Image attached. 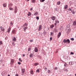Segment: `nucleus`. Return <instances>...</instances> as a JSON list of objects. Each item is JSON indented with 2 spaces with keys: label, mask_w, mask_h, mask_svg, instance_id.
<instances>
[{
  "label": "nucleus",
  "mask_w": 76,
  "mask_h": 76,
  "mask_svg": "<svg viewBox=\"0 0 76 76\" xmlns=\"http://www.w3.org/2000/svg\"><path fill=\"white\" fill-rule=\"evenodd\" d=\"M71 12L72 14H73V15H75V11H74V10H71Z\"/></svg>",
  "instance_id": "10"
},
{
  "label": "nucleus",
  "mask_w": 76,
  "mask_h": 76,
  "mask_svg": "<svg viewBox=\"0 0 76 76\" xmlns=\"http://www.w3.org/2000/svg\"><path fill=\"white\" fill-rule=\"evenodd\" d=\"M63 70H64V71H65V72H68V69H67H67L64 68Z\"/></svg>",
  "instance_id": "19"
},
{
  "label": "nucleus",
  "mask_w": 76,
  "mask_h": 76,
  "mask_svg": "<svg viewBox=\"0 0 76 76\" xmlns=\"http://www.w3.org/2000/svg\"><path fill=\"white\" fill-rule=\"evenodd\" d=\"M16 30H13L12 31V34H16Z\"/></svg>",
  "instance_id": "6"
},
{
  "label": "nucleus",
  "mask_w": 76,
  "mask_h": 76,
  "mask_svg": "<svg viewBox=\"0 0 76 76\" xmlns=\"http://www.w3.org/2000/svg\"><path fill=\"white\" fill-rule=\"evenodd\" d=\"M34 64L36 66H37L39 64H38V63H35Z\"/></svg>",
  "instance_id": "31"
},
{
  "label": "nucleus",
  "mask_w": 76,
  "mask_h": 76,
  "mask_svg": "<svg viewBox=\"0 0 76 76\" xmlns=\"http://www.w3.org/2000/svg\"><path fill=\"white\" fill-rule=\"evenodd\" d=\"M28 50V51H30V50H31V48H29Z\"/></svg>",
  "instance_id": "53"
},
{
  "label": "nucleus",
  "mask_w": 76,
  "mask_h": 76,
  "mask_svg": "<svg viewBox=\"0 0 76 76\" xmlns=\"http://www.w3.org/2000/svg\"><path fill=\"white\" fill-rule=\"evenodd\" d=\"M15 62V60L13 59H11V63L10 64H11V66H12L13 64V63Z\"/></svg>",
  "instance_id": "3"
},
{
  "label": "nucleus",
  "mask_w": 76,
  "mask_h": 76,
  "mask_svg": "<svg viewBox=\"0 0 76 76\" xmlns=\"http://www.w3.org/2000/svg\"><path fill=\"white\" fill-rule=\"evenodd\" d=\"M22 59H21V58H19V60L21 62H22V60H21Z\"/></svg>",
  "instance_id": "39"
},
{
  "label": "nucleus",
  "mask_w": 76,
  "mask_h": 76,
  "mask_svg": "<svg viewBox=\"0 0 76 76\" xmlns=\"http://www.w3.org/2000/svg\"><path fill=\"white\" fill-rule=\"evenodd\" d=\"M36 19H37V20H39V17H36Z\"/></svg>",
  "instance_id": "46"
},
{
  "label": "nucleus",
  "mask_w": 76,
  "mask_h": 76,
  "mask_svg": "<svg viewBox=\"0 0 76 76\" xmlns=\"http://www.w3.org/2000/svg\"><path fill=\"white\" fill-rule=\"evenodd\" d=\"M66 42H67L68 44H69L70 42V40L69 39H66Z\"/></svg>",
  "instance_id": "16"
},
{
  "label": "nucleus",
  "mask_w": 76,
  "mask_h": 76,
  "mask_svg": "<svg viewBox=\"0 0 76 76\" xmlns=\"http://www.w3.org/2000/svg\"><path fill=\"white\" fill-rule=\"evenodd\" d=\"M47 67L45 68V70H47Z\"/></svg>",
  "instance_id": "59"
},
{
  "label": "nucleus",
  "mask_w": 76,
  "mask_h": 76,
  "mask_svg": "<svg viewBox=\"0 0 76 76\" xmlns=\"http://www.w3.org/2000/svg\"><path fill=\"white\" fill-rule=\"evenodd\" d=\"M49 29H50V28L49 27V28H48V30H49Z\"/></svg>",
  "instance_id": "62"
},
{
  "label": "nucleus",
  "mask_w": 76,
  "mask_h": 76,
  "mask_svg": "<svg viewBox=\"0 0 76 76\" xmlns=\"http://www.w3.org/2000/svg\"><path fill=\"white\" fill-rule=\"evenodd\" d=\"M12 41H16V38L15 37H13L12 39Z\"/></svg>",
  "instance_id": "20"
},
{
  "label": "nucleus",
  "mask_w": 76,
  "mask_h": 76,
  "mask_svg": "<svg viewBox=\"0 0 76 76\" xmlns=\"http://www.w3.org/2000/svg\"><path fill=\"white\" fill-rule=\"evenodd\" d=\"M2 66H4V64H3L2 65Z\"/></svg>",
  "instance_id": "61"
},
{
  "label": "nucleus",
  "mask_w": 76,
  "mask_h": 76,
  "mask_svg": "<svg viewBox=\"0 0 76 76\" xmlns=\"http://www.w3.org/2000/svg\"><path fill=\"white\" fill-rule=\"evenodd\" d=\"M26 1H29L30 0H26Z\"/></svg>",
  "instance_id": "58"
},
{
  "label": "nucleus",
  "mask_w": 76,
  "mask_h": 76,
  "mask_svg": "<svg viewBox=\"0 0 76 76\" xmlns=\"http://www.w3.org/2000/svg\"><path fill=\"white\" fill-rule=\"evenodd\" d=\"M15 76H19V75H18V74H16Z\"/></svg>",
  "instance_id": "50"
},
{
  "label": "nucleus",
  "mask_w": 76,
  "mask_h": 76,
  "mask_svg": "<svg viewBox=\"0 0 76 76\" xmlns=\"http://www.w3.org/2000/svg\"><path fill=\"white\" fill-rule=\"evenodd\" d=\"M3 6H4V7H6V4L5 3V4H3Z\"/></svg>",
  "instance_id": "26"
},
{
  "label": "nucleus",
  "mask_w": 76,
  "mask_h": 76,
  "mask_svg": "<svg viewBox=\"0 0 76 76\" xmlns=\"http://www.w3.org/2000/svg\"><path fill=\"white\" fill-rule=\"evenodd\" d=\"M54 27V24H52L50 26V28H53Z\"/></svg>",
  "instance_id": "14"
},
{
  "label": "nucleus",
  "mask_w": 76,
  "mask_h": 76,
  "mask_svg": "<svg viewBox=\"0 0 76 76\" xmlns=\"http://www.w3.org/2000/svg\"><path fill=\"white\" fill-rule=\"evenodd\" d=\"M51 19L53 20H56V17L54 16H52L51 17Z\"/></svg>",
  "instance_id": "5"
},
{
  "label": "nucleus",
  "mask_w": 76,
  "mask_h": 76,
  "mask_svg": "<svg viewBox=\"0 0 76 76\" xmlns=\"http://www.w3.org/2000/svg\"><path fill=\"white\" fill-rule=\"evenodd\" d=\"M61 32H59L58 33V38H59L60 37V36H61Z\"/></svg>",
  "instance_id": "9"
},
{
  "label": "nucleus",
  "mask_w": 76,
  "mask_h": 76,
  "mask_svg": "<svg viewBox=\"0 0 76 76\" xmlns=\"http://www.w3.org/2000/svg\"><path fill=\"white\" fill-rule=\"evenodd\" d=\"M67 7H68V5H66L64 6V9H67Z\"/></svg>",
  "instance_id": "17"
},
{
  "label": "nucleus",
  "mask_w": 76,
  "mask_h": 76,
  "mask_svg": "<svg viewBox=\"0 0 76 76\" xmlns=\"http://www.w3.org/2000/svg\"><path fill=\"white\" fill-rule=\"evenodd\" d=\"M30 73L31 74V75H33L34 74V72H33V71L31 70L30 71Z\"/></svg>",
  "instance_id": "22"
},
{
  "label": "nucleus",
  "mask_w": 76,
  "mask_h": 76,
  "mask_svg": "<svg viewBox=\"0 0 76 76\" xmlns=\"http://www.w3.org/2000/svg\"><path fill=\"white\" fill-rule=\"evenodd\" d=\"M5 39H8V37H6Z\"/></svg>",
  "instance_id": "49"
},
{
  "label": "nucleus",
  "mask_w": 76,
  "mask_h": 76,
  "mask_svg": "<svg viewBox=\"0 0 76 76\" xmlns=\"http://www.w3.org/2000/svg\"><path fill=\"white\" fill-rule=\"evenodd\" d=\"M36 72L39 73V69H37L36 70Z\"/></svg>",
  "instance_id": "42"
},
{
  "label": "nucleus",
  "mask_w": 76,
  "mask_h": 76,
  "mask_svg": "<svg viewBox=\"0 0 76 76\" xmlns=\"http://www.w3.org/2000/svg\"><path fill=\"white\" fill-rule=\"evenodd\" d=\"M18 12V8H17V7L15 6L14 9V13L16 14Z\"/></svg>",
  "instance_id": "1"
},
{
  "label": "nucleus",
  "mask_w": 76,
  "mask_h": 76,
  "mask_svg": "<svg viewBox=\"0 0 76 76\" xmlns=\"http://www.w3.org/2000/svg\"><path fill=\"white\" fill-rule=\"evenodd\" d=\"M69 65H72L73 64V63H72V62H70L69 63Z\"/></svg>",
  "instance_id": "27"
},
{
  "label": "nucleus",
  "mask_w": 76,
  "mask_h": 76,
  "mask_svg": "<svg viewBox=\"0 0 76 76\" xmlns=\"http://www.w3.org/2000/svg\"><path fill=\"white\" fill-rule=\"evenodd\" d=\"M55 22L56 23H59V21L57 20H56Z\"/></svg>",
  "instance_id": "36"
},
{
  "label": "nucleus",
  "mask_w": 76,
  "mask_h": 76,
  "mask_svg": "<svg viewBox=\"0 0 76 76\" xmlns=\"http://www.w3.org/2000/svg\"><path fill=\"white\" fill-rule=\"evenodd\" d=\"M75 75L76 76V74H75Z\"/></svg>",
  "instance_id": "64"
},
{
  "label": "nucleus",
  "mask_w": 76,
  "mask_h": 76,
  "mask_svg": "<svg viewBox=\"0 0 76 76\" xmlns=\"http://www.w3.org/2000/svg\"><path fill=\"white\" fill-rule=\"evenodd\" d=\"M34 51L35 52L37 53V52L38 51V49L37 48H35V49H34Z\"/></svg>",
  "instance_id": "15"
},
{
  "label": "nucleus",
  "mask_w": 76,
  "mask_h": 76,
  "mask_svg": "<svg viewBox=\"0 0 76 76\" xmlns=\"http://www.w3.org/2000/svg\"><path fill=\"white\" fill-rule=\"evenodd\" d=\"M10 30H11V28L10 27L7 30V32L8 33H9L10 32Z\"/></svg>",
  "instance_id": "13"
},
{
  "label": "nucleus",
  "mask_w": 76,
  "mask_h": 76,
  "mask_svg": "<svg viewBox=\"0 0 76 76\" xmlns=\"http://www.w3.org/2000/svg\"><path fill=\"white\" fill-rule=\"evenodd\" d=\"M61 3V2L60 1L57 2V5H60V4Z\"/></svg>",
  "instance_id": "21"
},
{
  "label": "nucleus",
  "mask_w": 76,
  "mask_h": 76,
  "mask_svg": "<svg viewBox=\"0 0 76 76\" xmlns=\"http://www.w3.org/2000/svg\"><path fill=\"white\" fill-rule=\"evenodd\" d=\"M71 40L72 41H74V38H71Z\"/></svg>",
  "instance_id": "45"
},
{
  "label": "nucleus",
  "mask_w": 76,
  "mask_h": 76,
  "mask_svg": "<svg viewBox=\"0 0 76 76\" xmlns=\"http://www.w3.org/2000/svg\"><path fill=\"white\" fill-rule=\"evenodd\" d=\"M72 8H69L68 9V11H71V12L72 11Z\"/></svg>",
  "instance_id": "29"
},
{
  "label": "nucleus",
  "mask_w": 76,
  "mask_h": 76,
  "mask_svg": "<svg viewBox=\"0 0 76 76\" xmlns=\"http://www.w3.org/2000/svg\"><path fill=\"white\" fill-rule=\"evenodd\" d=\"M2 44H3V42H2V41H0V45H1Z\"/></svg>",
  "instance_id": "38"
},
{
  "label": "nucleus",
  "mask_w": 76,
  "mask_h": 76,
  "mask_svg": "<svg viewBox=\"0 0 76 76\" xmlns=\"http://www.w3.org/2000/svg\"><path fill=\"white\" fill-rule=\"evenodd\" d=\"M45 1V0H42L40 1L41 2H44Z\"/></svg>",
  "instance_id": "47"
},
{
  "label": "nucleus",
  "mask_w": 76,
  "mask_h": 76,
  "mask_svg": "<svg viewBox=\"0 0 76 76\" xmlns=\"http://www.w3.org/2000/svg\"><path fill=\"white\" fill-rule=\"evenodd\" d=\"M23 57H25V54H23Z\"/></svg>",
  "instance_id": "56"
},
{
  "label": "nucleus",
  "mask_w": 76,
  "mask_h": 76,
  "mask_svg": "<svg viewBox=\"0 0 76 76\" xmlns=\"http://www.w3.org/2000/svg\"><path fill=\"white\" fill-rule=\"evenodd\" d=\"M9 9L10 10H13L14 9L12 8H10Z\"/></svg>",
  "instance_id": "35"
},
{
  "label": "nucleus",
  "mask_w": 76,
  "mask_h": 76,
  "mask_svg": "<svg viewBox=\"0 0 76 76\" xmlns=\"http://www.w3.org/2000/svg\"><path fill=\"white\" fill-rule=\"evenodd\" d=\"M28 26V24L27 23H25L23 25V27H25V26Z\"/></svg>",
  "instance_id": "24"
},
{
  "label": "nucleus",
  "mask_w": 76,
  "mask_h": 76,
  "mask_svg": "<svg viewBox=\"0 0 76 76\" xmlns=\"http://www.w3.org/2000/svg\"><path fill=\"white\" fill-rule=\"evenodd\" d=\"M28 29V27H27V26L24 27L23 29L24 32H26V29Z\"/></svg>",
  "instance_id": "7"
},
{
  "label": "nucleus",
  "mask_w": 76,
  "mask_h": 76,
  "mask_svg": "<svg viewBox=\"0 0 76 76\" xmlns=\"http://www.w3.org/2000/svg\"><path fill=\"white\" fill-rule=\"evenodd\" d=\"M64 66H65V67H66V66H67V64H64Z\"/></svg>",
  "instance_id": "44"
},
{
  "label": "nucleus",
  "mask_w": 76,
  "mask_h": 76,
  "mask_svg": "<svg viewBox=\"0 0 76 76\" xmlns=\"http://www.w3.org/2000/svg\"><path fill=\"white\" fill-rule=\"evenodd\" d=\"M22 72L21 75H24V73L25 72V69H21Z\"/></svg>",
  "instance_id": "2"
},
{
  "label": "nucleus",
  "mask_w": 76,
  "mask_h": 76,
  "mask_svg": "<svg viewBox=\"0 0 76 76\" xmlns=\"http://www.w3.org/2000/svg\"><path fill=\"white\" fill-rule=\"evenodd\" d=\"M0 29H1L2 31H4V28L2 27V26L0 27Z\"/></svg>",
  "instance_id": "8"
},
{
  "label": "nucleus",
  "mask_w": 76,
  "mask_h": 76,
  "mask_svg": "<svg viewBox=\"0 0 76 76\" xmlns=\"http://www.w3.org/2000/svg\"><path fill=\"white\" fill-rule=\"evenodd\" d=\"M54 31L55 32H57L58 30L56 29V28H55L54 29Z\"/></svg>",
  "instance_id": "25"
},
{
  "label": "nucleus",
  "mask_w": 76,
  "mask_h": 76,
  "mask_svg": "<svg viewBox=\"0 0 76 76\" xmlns=\"http://www.w3.org/2000/svg\"><path fill=\"white\" fill-rule=\"evenodd\" d=\"M27 15L28 16H30V15H31V13L29 12L28 13V14H27Z\"/></svg>",
  "instance_id": "23"
},
{
  "label": "nucleus",
  "mask_w": 76,
  "mask_h": 76,
  "mask_svg": "<svg viewBox=\"0 0 76 76\" xmlns=\"http://www.w3.org/2000/svg\"><path fill=\"white\" fill-rule=\"evenodd\" d=\"M50 35H51V36L54 35V33L52 32H51Z\"/></svg>",
  "instance_id": "32"
},
{
  "label": "nucleus",
  "mask_w": 76,
  "mask_h": 76,
  "mask_svg": "<svg viewBox=\"0 0 76 76\" xmlns=\"http://www.w3.org/2000/svg\"><path fill=\"white\" fill-rule=\"evenodd\" d=\"M12 44L13 45H15V42H12Z\"/></svg>",
  "instance_id": "54"
},
{
  "label": "nucleus",
  "mask_w": 76,
  "mask_h": 76,
  "mask_svg": "<svg viewBox=\"0 0 76 76\" xmlns=\"http://www.w3.org/2000/svg\"><path fill=\"white\" fill-rule=\"evenodd\" d=\"M33 56V54H31L30 55V57H32Z\"/></svg>",
  "instance_id": "40"
},
{
  "label": "nucleus",
  "mask_w": 76,
  "mask_h": 76,
  "mask_svg": "<svg viewBox=\"0 0 76 76\" xmlns=\"http://www.w3.org/2000/svg\"><path fill=\"white\" fill-rule=\"evenodd\" d=\"M32 3H35L36 1H35V0H32Z\"/></svg>",
  "instance_id": "34"
},
{
  "label": "nucleus",
  "mask_w": 76,
  "mask_h": 76,
  "mask_svg": "<svg viewBox=\"0 0 76 76\" xmlns=\"http://www.w3.org/2000/svg\"><path fill=\"white\" fill-rule=\"evenodd\" d=\"M63 42H64L66 43V39H64V40Z\"/></svg>",
  "instance_id": "33"
},
{
  "label": "nucleus",
  "mask_w": 76,
  "mask_h": 76,
  "mask_svg": "<svg viewBox=\"0 0 76 76\" xmlns=\"http://www.w3.org/2000/svg\"><path fill=\"white\" fill-rule=\"evenodd\" d=\"M32 41H33V40L32 39L30 40V42H32Z\"/></svg>",
  "instance_id": "52"
},
{
  "label": "nucleus",
  "mask_w": 76,
  "mask_h": 76,
  "mask_svg": "<svg viewBox=\"0 0 76 76\" xmlns=\"http://www.w3.org/2000/svg\"><path fill=\"white\" fill-rule=\"evenodd\" d=\"M73 25L75 26L76 25V20L74 21L73 23Z\"/></svg>",
  "instance_id": "12"
},
{
  "label": "nucleus",
  "mask_w": 76,
  "mask_h": 76,
  "mask_svg": "<svg viewBox=\"0 0 76 76\" xmlns=\"http://www.w3.org/2000/svg\"><path fill=\"white\" fill-rule=\"evenodd\" d=\"M70 54H72V55H73L74 54V53L72 52H71L70 53Z\"/></svg>",
  "instance_id": "43"
},
{
  "label": "nucleus",
  "mask_w": 76,
  "mask_h": 76,
  "mask_svg": "<svg viewBox=\"0 0 76 76\" xmlns=\"http://www.w3.org/2000/svg\"><path fill=\"white\" fill-rule=\"evenodd\" d=\"M10 24L11 25H13V22L12 21H11Z\"/></svg>",
  "instance_id": "28"
},
{
  "label": "nucleus",
  "mask_w": 76,
  "mask_h": 76,
  "mask_svg": "<svg viewBox=\"0 0 76 76\" xmlns=\"http://www.w3.org/2000/svg\"><path fill=\"white\" fill-rule=\"evenodd\" d=\"M7 76H10V75H8Z\"/></svg>",
  "instance_id": "63"
},
{
  "label": "nucleus",
  "mask_w": 76,
  "mask_h": 76,
  "mask_svg": "<svg viewBox=\"0 0 76 76\" xmlns=\"http://www.w3.org/2000/svg\"><path fill=\"white\" fill-rule=\"evenodd\" d=\"M38 15V12H36L34 13V15Z\"/></svg>",
  "instance_id": "30"
},
{
  "label": "nucleus",
  "mask_w": 76,
  "mask_h": 76,
  "mask_svg": "<svg viewBox=\"0 0 76 76\" xmlns=\"http://www.w3.org/2000/svg\"><path fill=\"white\" fill-rule=\"evenodd\" d=\"M33 10V9L32 8H31V9H30V10Z\"/></svg>",
  "instance_id": "55"
},
{
  "label": "nucleus",
  "mask_w": 76,
  "mask_h": 76,
  "mask_svg": "<svg viewBox=\"0 0 76 76\" xmlns=\"http://www.w3.org/2000/svg\"><path fill=\"white\" fill-rule=\"evenodd\" d=\"M67 28H68V29L66 28V30H68V31H69L70 30H69V29H70V26L69 25H68Z\"/></svg>",
  "instance_id": "11"
},
{
  "label": "nucleus",
  "mask_w": 76,
  "mask_h": 76,
  "mask_svg": "<svg viewBox=\"0 0 76 76\" xmlns=\"http://www.w3.org/2000/svg\"><path fill=\"white\" fill-rule=\"evenodd\" d=\"M52 37H50V40H52Z\"/></svg>",
  "instance_id": "57"
},
{
  "label": "nucleus",
  "mask_w": 76,
  "mask_h": 76,
  "mask_svg": "<svg viewBox=\"0 0 76 76\" xmlns=\"http://www.w3.org/2000/svg\"><path fill=\"white\" fill-rule=\"evenodd\" d=\"M42 29V25H40L38 28L39 31H40Z\"/></svg>",
  "instance_id": "4"
},
{
  "label": "nucleus",
  "mask_w": 76,
  "mask_h": 76,
  "mask_svg": "<svg viewBox=\"0 0 76 76\" xmlns=\"http://www.w3.org/2000/svg\"><path fill=\"white\" fill-rule=\"evenodd\" d=\"M54 69L55 70H58V68H57V67H54Z\"/></svg>",
  "instance_id": "37"
},
{
  "label": "nucleus",
  "mask_w": 76,
  "mask_h": 76,
  "mask_svg": "<svg viewBox=\"0 0 76 76\" xmlns=\"http://www.w3.org/2000/svg\"><path fill=\"white\" fill-rule=\"evenodd\" d=\"M48 73H51V71H50V70H48Z\"/></svg>",
  "instance_id": "41"
},
{
  "label": "nucleus",
  "mask_w": 76,
  "mask_h": 76,
  "mask_svg": "<svg viewBox=\"0 0 76 76\" xmlns=\"http://www.w3.org/2000/svg\"><path fill=\"white\" fill-rule=\"evenodd\" d=\"M44 34L45 35V34H46V32H45V31H44Z\"/></svg>",
  "instance_id": "48"
},
{
  "label": "nucleus",
  "mask_w": 76,
  "mask_h": 76,
  "mask_svg": "<svg viewBox=\"0 0 76 76\" xmlns=\"http://www.w3.org/2000/svg\"><path fill=\"white\" fill-rule=\"evenodd\" d=\"M56 23H54L55 25V26L56 25Z\"/></svg>",
  "instance_id": "60"
},
{
  "label": "nucleus",
  "mask_w": 76,
  "mask_h": 76,
  "mask_svg": "<svg viewBox=\"0 0 76 76\" xmlns=\"http://www.w3.org/2000/svg\"><path fill=\"white\" fill-rule=\"evenodd\" d=\"M2 76H5V75H6V74H5V72H4V71L2 72Z\"/></svg>",
  "instance_id": "18"
},
{
  "label": "nucleus",
  "mask_w": 76,
  "mask_h": 76,
  "mask_svg": "<svg viewBox=\"0 0 76 76\" xmlns=\"http://www.w3.org/2000/svg\"><path fill=\"white\" fill-rule=\"evenodd\" d=\"M18 64H19V65H20V64H21V63H20V62H18Z\"/></svg>",
  "instance_id": "51"
}]
</instances>
